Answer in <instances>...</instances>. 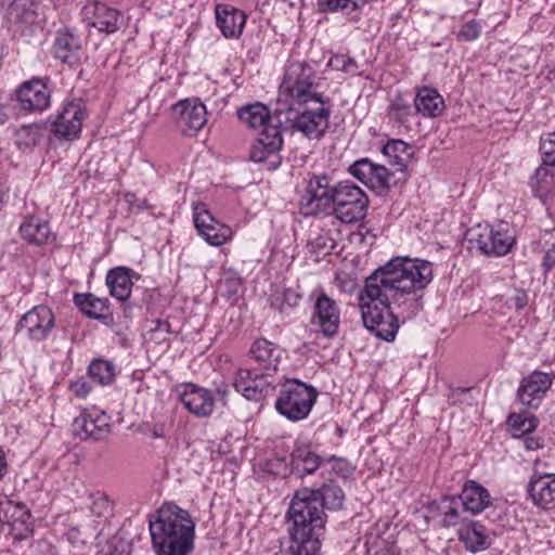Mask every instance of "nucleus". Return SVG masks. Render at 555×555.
Segmentation results:
<instances>
[{
	"label": "nucleus",
	"mask_w": 555,
	"mask_h": 555,
	"mask_svg": "<svg viewBox=\"0 0 555 555\" xmlns=\"http://www.w3.org/2000/svg\"><path fill=\"white\" fill-rule=\"evenodd\" d=\"M74 302L83 314L93 319L104 318L108 310V299L99 298L93 294H77Z\"/></svg>",
	"instance_id": "nucleus-34"
},
{
	"label": "nucleus",
	"mask_w": 555,
	"mask_h": 555,
	"mask_svg": "<svg viewBox=\"0 0 555 555\" xmlns=\"http://www.w3.org/2000/svg\"><path fill=\"white\" fill-rule=\"evenodd\" d=\"M331 182L326 175L310 178L299 202L301 214L314 216L325 211L333 212L344 223L362 220L369 207L365 192L348 180L336 184Z\"/></svg>",
	"instance_id": "nucleus-2"
},
{
	"label": "nucleus",
	"mask_w": 555,
	"mask_h": 555,
	"mask_svg": "<svg viewBox=\"0 0 555 555\" xmlns=\"http://www.w3.org/2000/svg\"><path fill=\"white\" fill-rule=\"evenodd\" d=\"M433 280L429 261L397 257L365 279L358 295L363 325L376 337L392 341L399 330L398 317L390 305L404 307L406 317L422 309V293Z\"/></svg>",
	"instance_id": "nucleus-1"
},
{
	"label": "nucleus",
	"mask_w": 555,
	"mask_h": 555,
	"mask_svg": "<svg viewBox=\"0 0 555 555\" xmlns=\"http://www.w3.org/2000/svg\"><path fill=\"white\" fill-rule=\"evenodd\" d=\"M17 108L25 113H42L51 103V90L44 79L24 81L15 91Z\"/></svg>",
	"instance_id": "nucleus-13"
},
{
	"label": "nucleus",
	"mask_w": 555,
	"mask_h": 555,
	"mask_svg": "<svg viewBox=\"0 0 555 555\" xmlns=\"http://www.w3.org/2000/svg\"><path fill=\"white\" fill-rule=\"evenodd\" d=\"M313 498L317 499L321 508L338 509L343 506L345 494L339 486L334 482L324 483L319 489H311Z\"/></svg>",
	"instance_id": "nucleus-35"
},
{
	"label": "nucleus",
	"mask_w": 555,
	"mask_h": 555,
	"mask_svg": "<svg viewBox=\"0 0 555 555\" xmlns=\"http://www.w3.org/2000/svg\"><path fill=\"white\" fill-rule=\"evenodd\" d=\"M283 139L278 126H267L259 133L250 149V159L255 163H264L270 170L276 169L281 164L280 151Z\"/></svg>",
	"instance_id": "nucleus-12"
},
{
	"label": "nucleus",
	"mask_w": 555,
	"mask_h": 555,
	"mask_svg": "<svg viewBox=\"0 0 555 555\" xmlns=\"http://www.w3.org/2000/svg\"><path fill=\"white\" fill-rule=\"evenodd\" d=\"M527 491L535 506L553 509L555 507V474L535 472L529 480Z\"/></svg>",
	"instance_id": "nucleus-24"
},
{
	"label": "nucleus",
	"mask_w": 555,
	"mask_h": 555,
	"mask_svg": "<svg viewBox=\"0 0 555 555\" xmlns=\"http://www.w3.org/2000/svg\"><path fill=\"white\" fill-rule=\"evenodd\" d=\"M311 322L325 337H334L338 333L339 307L333 298L323 292L315 299Z\"/></svg>",
	"instance_id": "nucleus-18"
},
{
	"label": "nucleus",
	"mask_w": 555,
	"mask_h": 555,
	"mask_svg": "<svg viewBox=\"0 0 555 555\" xmlns=\"http://www.w3.org/2000/svg\"><path fill=\"white\" fill-rule=\"evenodd\" d=\"M325 513L309 488L296 491L287 511V555H319Z\"/></svg>",
	"instance_id": "nucleus-3"
},
{
	"label": "nucleus",
	"mask_w": 555,
	"mask_h": 555,
	"mask_svg": "<svg viewBox=\"0 0 555 555\" xmlns=\"http://www.w3.org/2000/svg\"><path fill=\"white\" fill-rule=\"evenodd\" d=\"M154 325L147 332L149 340L160 344L167 340V335L170 333V324L163 320H153Z\"/></svg>",
	"instance_id": "nucleus-49"
},
{
	"label": "nucleus",
	"mask_w": 555,
	"mask_h": 555,
	"mask_svg": "<svg viewBox=\"0 0 555 555\" xmlns=\"http://www.w3.org/2000/svg\"><path fill=\"white\" fill-rule=\"evenodd\" d=\"M524 444L527 450H538L542 447L541 439L538 437H526Z\"/></svg>",
	"instance_id": "nucleus-55"
},
{
	"label": "nucleus",
	"mask_w": 555,
	"mask_h": 555,
	"mask_svg": "<svg viewBox=\"0 0 555 555\" xmlns=\"http://www.w3.org/2000/svg\"><path fill=\"white\" fill-rule=\"evenodd\" d=\"M438 511L441 516V525L443 527H453L460 525L462 526L463 521H467L462 517L463 511L460 508V503L455 498H443L438 503Z\"/></svg>",
	"instance_id": "nucleus-37"
},
{
	"label": "nucleus",
	"mask_w": 555,
	"mask_h": 555,
	"mask_svg": "<svg viewBox=\"0 0 555 555\" xmlns=\"http://www.w3.org/2000/svg\"><path fill=\"white\" fill-rule=\"evenodd\" d=\"M257 370L240 369L235 373L233 386L237 392H241L246 399L251 400V389H254V377Z\"/></svg>",
	"instance_id": "nucleus-41"
},
{
	"label": "nucleus",
	"mask_w": 555,
	"mask_h": 555,
	"mask_svg": "<svg viewBox=\"0 0 555 555\" xmlns=\"http://www.w3.org/2000/svg\"><path fill=\"white\" fill-rule=\"evenodd\" d=\"M90 512L96 517H105L111 512V503L104 493L96 492L89 496Z\"/></svg>",
	"instance_id": "nucleus-47"
},
{
	"label": "nucleus",
	"mask_w": 555,
	"mask_h": 555,
	"mask_svg": "<svg viewBox=\"0 0 555 555\" xmlns=\"http://www.w3.org/2000/svg\"><path fill=\"white\" fill-rule=\"evenodd\" d=\"M318 390L299 379L286 380L275 400V410L291 422H300L310 414Z\"/></svg>",
	"instance_id": "nucleus-7"
},
{
	"label": "nucleus",
	"mask_w": 555,
	"mask_h": 555,
	"mask_svg": "<svg viewBox=\"0 0 555 555\" xmlns=\"http://www.w3.org/2000/svg\"><path fill=\"white\" fill-rule=\"evenodd\" d=\"M546 253L542 261V266L545 271H551L555 268V247H546Z\"/></svg>",
	"instance_id": "nucleus-52"
},
{
	"label": "nucleus",
	"mask_w": 555,
	"mask_h": 555,
	"mask_svg": "<svg viewBox=\"0 0 555 555\" xmlns=\"http://www.w3.org/2000/svg\"><path fill=\"white\" fill-rule=\"evenodd\" d=\"M21 237L30 245L41 246L47 243L51 230L47 221L28 215L20 225Z\"/></svg>",
	"instance_id": "nucleus-31"
},
{
	"label": "nucleus",
	"mask_w": 555,
	"mask_h": 555,
	"mask_svg": "<svg viewBox=\"0 0 555 555\" xmlns=\"http://www.w3.org/2000/svg\"><path fill=\"white\" fill-rule=\"evenodd\" d=\"M193 221L199 235L210 245L221 246L232 237L231 228L217 221L203 205L194 208Z\"/></svg>",
	"instance_id": "nucleus-19"
},
{
	"label": "nucleus",
	"mask_w": 555,
	"mask_h": 555,
	"mask_svg": "<svg viewBox=\"0 0 555 555\" xmlns=\"http://www.w3.org/2000/svg\"><path fill=\"white\" fill-rule=\"evenodd\" d=\"M365 0H319L322 12H343L346 15L360 10Z\"/></svg>",
	"instance_id": "nucleus-40"
},
{
	"label": "nucleus",
	"mask_w": 555,
	"mask_h": 555,
	"mask_svg": "<svg viewBox=\"0 0 555 555\" xmlns=\"http://www.w3.org/2000/svg\"><path fill=\"white\" fill-rule=\"evenodd\" d=\"M149 529L157 555H189L194 548L195 524L176 504H164L150 519Z\"/></svg>",
	"instance_id": "nucleus-4"
},
{
	"label": "nucleus",
	"mask_w": 555,
	"mask_h": 555,
	"mask_svg": "<svg viewBox=\"0 0 555 555\" xmlns=\"http://www.w3.org/2000/svg\"><path fill=\"white\" fill-rule=\"evenodd\" d=\"M507 423L513 429L526 434L535 429L538 418L526 413H512L508 415Z\"/></svg>",
	"instance_id": "nucleus-42"
},
{
	"label": "nucleus",
	"mask_w": 555,
	"mask_h": 555,
	"mask_svg": "<svg viewBox=\"0 0 555 555\" xmlns=\"http://www.w3.org/2000/svg\"><path fill=\"white\" fill-rule=\"evenodd\" d=\"M254 389H251V400L260 401L266 397L272 396L276 386L275 377L270 372L259 373L256 371L254 377Z\"/></svg>",
	"instance_id": "nucleus-38"
},
{
	"label": "nucleus",
	"mask_w": 555,
	"mask_h": 555,
	"mask_svg": "<svg viewBox=\"0 0 555 555\" xmlns=\"http://www.w3.org/2000/svg\"><path fill=\"white\" fill-rule=\"evenodd\" d=\"M540 241L544 247H555V228L551 230H544Z\"/></svg>",
	"instance_id": "nucleus-54"
},
{
	"label": "nucleus",
	"mask_w": 555,
	"mask_h": 555,
	"mask_svg": "<svg viewBox=\"0 0 555 555\" xmlns=\"http://www.w3.org/2000/svg\"><path fill=\"white\" fill-rule=\"evenodd\" d=\"M309 245L314 253L327 255L334 250L336 242L328 232H322L311 238Z\"/></svg>",
	"instance_id": "nucleus-45"
},
{
	"label": "nucleus",
	"mask_w": 555,
	"mask_h": 555,
	"mask_svg": "<svg viewBox=\"0 0 555 555\" xmlns=\"http://www.w3.org/2000/svg\"><path fill=\"white\" fill-rule=\"evenodd\" d=\"M55 327V317L50 307L39 305L27 311L17 323L16 331L35 341L46 340Z\"/></svg>",
	"instance_id": "nucleus-10"
},
{
	"label": "nucleus",
	"mask_w": 555,
	"mask_h": 555,
	"mask_svg": "<svg viewBox=\"0 0 555 555\" xmlns=\"http://www.w3.org/2000/svg\"><path fill=\"white\" fill-rule=\"evenodd\" d=\"M330 109L321 98H315L306 103H282L278 101L276 122L285 124L302 132L306 137L318 139L328 127Z\"/></svg>",
	"instance_id": "nucleus-5"
},
{
	"label": "nucleus",
	"mask_w": 555,
	"mask_h": 555,
	"mask_svg": "<svg viewBox=\"0 0 555 555\" xmlns=\"http://www.w3.org/2000/svg\"><path fill=\"white\" fill-rule=\"evenodd\" d=\"M176 395L183 406L198 417H205L212 413L215 399L211 392L193 384L180 385L176 388Z\"/></svg>",
	"instance_id": "nucleus-20"
},
{
	"label": "nucleus",
	"mask_w": 555,
	"mask_h": 555,
	"mask_svg": "<svg viewBox=\"0 0 555 555\" xmlns=\"http://www.w3.org/2000/svg\"><path fill=\"white\" fill-rule=\"evenodd\" d=\"M460 542L472 553L487 550L491 544V539L487 528L475 520L463 521L457 530Z\"/></svg>",
	"instance_id": "nucleus-26"
},
{
	"label": "nucleus",
	"mask_w": 555,
	"mask_h": 555,
	"mask_svg": "<svg viewBox=\"0 0 555 555\" xmlns=\"http://www.w3.org/2000/svg\"><path fill=\"white\" fill-rule=\"evenodd\" d=\"M555 375L542 371H533L525 376L517 389L518 402L528 410H538L547 391L551 389Z\"/></svg>",
	"instance_id": "nucleus-11"
},
{
	"label": "nucleus",
	"mask_w": 555,
	"mask_h": 555,
	"mask_svg": "<svg viewBox=\"0 0 555 555\" xmlns=\"http://www.w3.org/2000/svg\"><path fill=\"white\" fill-rule=\"evenodd\" d=\"M511 301L516 309H522L527 305V296L524 293H519L512 297Z\"/></svg>",
	"instance_id": "nucleus-56"
},
{
	"label": "nucleus",
	"mask_w": 555,
	"mask_h": 555,
	"mask_svg": "<svg viewBox=\"0 0 555 555\" xmlns=\"http://www.w3.org/2000/svg\"><path fill=\"white\" fill-rule=\"evenodd\" d=\"M249 353L261 369L275 372L282 359L283 350L276 344L259 338L251 345Z\"/></svg>",
	"instance_id": "nucleus-29"
},
{
	"label": "nucleus",
	"mask_w": 555,
	"mask_h": 555,
	"mask_svg": "<svg viewBox=\"0 0 555 555\" xmlns=\"http://www.w3.org/2000/svg\"><path fill=\"white\" fill-rule=\"evenodd\" d=\"M5 18L10 24L22 27L37 22V5L33 0H5Z\"/></svg>",
	"instance_id": "nucleus-30"
},
{
	"label": "nucleus",
	"mask_w": 555,
	"mask_h": 555,
	"mask_svg": "<svg viewBox=\"0 0 555 555\" xmlns=\"http://www.w3.org/2000/svg\"><path fill=\"white\" fill-rule=\"evenodd\" d=\"M88 373L92 380H94L101 385L111 384L115 377L114 365L106 360L93 361L89 365Z\"/></svg>",
	"instance_id": "nucleus-39"
},
{
	"label": "nucleus",
	"mask_w": 555,
	"mask_h": 555,
	"mask_svg": "<svg viewBox=\"0 0 555 555\" xmlns=\"http://www.w3.org/2000/svg\"><path fill=\"white\" fill-rule=\"evenodd\" d=\"M238 119L250 128H260L267 126H274L272 122L276 120V109L274 115L271 116L269 109L262 103L256 102L247 104L237 111Z\"/></svg>",
	"instance_id": "nucleus-33"
},
{
	"label": "nucleus",
	"mask_w": 555,
	"mask_h": 555,
	"mask_svg": "<svg viewBox=\"0 0 555 555\" xmlns=\"http://www.w3.org/2000/svg\"><path fill=\"white\" fill-rule=\"evenodd\" d=\"M414 108L416 113L424 117H437L444 109L443 98L437 90L428 87L421 88L414 99Z\"/></svg>",
	"instance_id": "nucleus-32"
},
{
	"label": "nucleus",
	"mask_w": 555,
	"mask_h": 555,
	"mask_svg": "<svg viewBox=\"0 0 555 555\" xmlns=\"http://www.w3.org/2000/svg\"><path fill=\"white\" fill-rule=\"evenodd\" d=\"M3 520L10 526V534L15 541L30 538L34 527L30 522V512L26 505L8 501L0 507Z\"/></svg>",
	"instance_id": "nucleus-21"
},
{
	"label": "nucleus",
	"mask_w": 555,
	"mask_h": 555,
	"mask_svg": "<svg viewBox=\"0 0 555 555\" xmlns=\"http://www.w3.org/2000/svg\"><path fill=\"white\" fill-rule=\"evenodd\" d=\"M468 240L473 247L485 255L504 256L513 244L514 236L509 231V224L500 221L495 225L478 224L468 231Z\"/></svg>",
	"instance_id": "nucleus-8"
},
{
	"label": "nucleus",
	"mask_w": 555,
	"mask_h": 555,
	"mask_svg": "<svg viewBox=\"0 0 555 555\" xmlns=\"http://www.w3.org/2000/svg\"><path fill=\"white\" fill-rule=\"evenodd\" d=\"M216 23L225 38H238L246 24V14L228 4H217L215 9Z\"/></svg>",
	"instance_id": "nucleus-25"
},
{
	"label": "nucleus",
	"mask_w": 555,
	"mask_h": 555,
	"mask_svg": "<svg viewBox=\"0 0 555 555\" xmlns=\"http://www.w3.org/2000/svg\"><path fill=\"white\" fill-rule=\"evenodd\" d=\"M54 57L70 66L80 62L82 40L72 28L64 27L56 31L53 43Z\"/></svg>",
	"instance_id": "nucleus-22"
},
{
	"label": "nucleus",
	"mask_w": 555,
	"mask_h": 555,
	"mask_svg": "<svg viewBox=\"0 0 555 555\" xmlns=\"http://www.w3.org/2000/svg\"><path fill=\"white\" fill-rule=\"evenodd\" d=\"M389 114L395 120L404 122L413 114V107L402 95H397L391 101Z\"/></svg>",
	"instance_id": "nucleus-43"
},
{
	"label": "nucleus",
	"mask_w": 555,
	"mask_h": 555,
	"mask_svg": "<svg viewBox=\"0 0 555 555\" xmlns=\"http://www.w3.org/2000/svg\"><path fill=\"white\" fill-rule=\"evenodd\" d=\"M460 500L464 511L475 515L483 512L492 503L490 492L474 480L465 482L460 494Z\"/></svg>",
	"instance_id": "nucleus-27"
},
{
	"label": "nucleus",
	"mask_w": 555,
	"mask_h": 555,
	"mask_svg": "<svg viewBox=\"0 0 555 555\" xmlns=\"http://www.w3.org/2000/svg\"><path fill=\"white\" fill-rule=\"evenodd\" d=\"M540 153L543 165L555 167V130L541 135Z\"/></svg>",
	"instance_id": "nucleus-44"
},
{
	"label": "nucleus",
	"mask_w": 555,
	"mask_h": 555,
	"mask_svg": "<svg viewBox=\"0 0 555 555\" xmlns=\"http://www.w3.org/2000/svg\"><path fill=\"white\" fill-rule=\"evenodd\" d=\"M548 166L542 164L537 168L534 176L531 178V185L540 192H548L551 189V180L553 176L547 169Z\"/></svg>",
	"instance_id": "nucleus-48"
},
{
	"label": "nucleus",
	"mask_w": 555,
	"mask_h": 555,
	"mask_svg": "<svg viewBox=\"0 0 555 555\" xmlns=\"http://www.w3.org/2000/svg\"><path fill=\"white\" fill-rule=\"evenodd\" d=\"M88 25L103 33H115L119 28L120 13L101 2H89L81 11Z\"/></svg>",
	"instance_id": "nucleus-23"
},
{
	"label": "nucleus",
	"mask_w": 555,
	"mask_h": 555,
	"mask_svg": "<svg viewBox=\"0 0 555 555\" xmlns=\"http://www.w3.org/2000/svg\"><path fill=\"white\" fill-rule=\"evenodd\" d=\"M322 462L321 456L317 454L309 444L302 441H296L291 453L289 466L284 460L275 459L270 462L272 466L270 472L281 476L295 474L299 478H304L307 475L314 474Z\"/></svg>",
	"instance_id": "nucleus-9"
},
{
	"label": "nucleus",
	"mask_w": 555,
	"mask_h": 555,
	"mask_svg": "<svg viewBox=\"0 0 555 555\" xmlns=\"http://www.w3.org/2000/svg\"><path fill=\"white\" fill-rule=\"evenodd\" d=\"M319 87V77L315 70L309 64L293 62L285 69L284 78L280 87V98L282 103H306L312 99L321 98L317 91Z\"/></svg>",
	"instance_id": "nucleus-6"
},
{
	"label": "nucleus",
	"mask_w": 555,
	"mask_h": 555,
	"mask_svg": "<svg viewBox=\"0 0 555 555\" xmlns=\"http://www.w3.org/2000/svg\"><path fill=\"white\" fill-rule=\"evenodd\" d=\"M9 199V188L0 181V210L4 207Z\"/></svg>",
	"instance_id": "nucleus-57"
},
{
	"label": "nucleus",
	"mask_w": 555,
	"mask_h": 555,
	"mask_svg": "<svg viewBox=\"0 0 555 555\" xmlns=\"http://www.w3.org/2000/svg\"><path fill=\"white\" fill-rule=\"evenodd\" d=\"M182 133L195 135L207 122V109L198 99H185L172 107Z\"/></svg>",
	"instance_id": "nucleus-17"
},
{
	"label": "nucleus",
	"mask_w": 555,
	"mask_h": 555,
	"mask_svg": "<svg viewBox=\"0 0 555 555\" xmlns=\"http://www.w3.org/2000/svg\"><path fill=\"white\" fill-rule=\"evenodd\" d=\"M69 389L76 397L83 398L90 392L91 387L86 379L79 378L70 383Z\"/></svg>",
	"instance_id": "nucleus-51"
},
{
	"label": "nucleus",
	"mask_w": 555,
	"mask_h": 555,
	"mask_svg": "<svg viewBox=\"0 0 555 555\" xmlns=\"http://www.w3.org/2000/svg\"><path fill=\"white\" fill-rule=\"evenodd\" d=\"M328 66L335 70L345 72L350 75L357 74L359 69L357 62L346 54L332 56L328 61Z\"/></svg>",
	"instance_id": "nucleus-46"
},
{
	"label": "nucleus",
	"mask_w": 555,
	"mask_h": 555,
	"mask_svg": "<svg viewBox=\"0 0 555 555\" xmlns=\"http://www.w3.org/2000/svg\"><path fill=\"white\" fill-rule=\"evenodd\" d=\"M225 282H229L230 286L232 288V292L236 293V289L240 285V279L233 275L230 279L225 280Z\"/></svg>",
	"instance_id": "nucleus-59"
},
{
	"label": "nucleus",
	"mask_w": 555,
	"mask_h": 555,
	"mask_svg": "<svg viewBox=\"0 0 555 555\" xmlns=\"http://www.w3.org/2000/svg\"><path fill=\"white\" fill-rule=\"evenodd\" d=\"M7 460L4 453L0 450V480L3 478V476L7 473Z\"/></svg>",
	"instance_id": "nucleus-58"
},
{
	"label": "nucleus",
	"mask_w": 555,
	"mask_h": 555,
	"mask_svg": "<svg viewBox=\"0 0 555 555\" xmlns=\"http://www.w3.org/2000/svg\"><path fill=\"white\" fill-rule=\"evenodd\" d=\"M349 172L379 194L387 192L396 183L393 173L386 166L375 164L369 158L356 160L349 167Z\"/></svg>",
	"instance_id": "nucleus-14"
},
{
	"label": "nucleus",
	"mask_w": 555,
	"mask_h": 555,
	"mask_svg": "<svg viewBox=\"0 0 555 555\" xmlns=\"http://www.w3.org/2000/svg\"><path fill=\"white\" fill-rule=\"evenodd\" d=\"M300 295L288 288V289H285L284 293H283V300L285 304H287L289 307H295L299 304L300 301Z\"/></svg>",
	"instance_id": "nucleus-53"
},
{
	"label": "nucleus",
	"mask_w": 555,
	"mask_h": 555,
	"mask_svg": "<svg viewBox=\"0 0 555 555\" xmlns=\"http://www.w3.org/2000/svg\"><path fill=\"white\" fill-rule=\"evenodd\" d=\"M482 31V27L478 21L472 20L462 25L456 34L459 41H473L477 39Z\"/></svg>",
	"instance_id": "nucleus-50"
},
{
	"label": "nucleus",
	"mask_w": 555,
	"mask_h": 555,
	"mask_svg": "<svg viewBox=\"0 0 555 555\" xmlns=\"http://www.w3.org/2000/svg\"><path fill=\"white\" fill-rule=\"evenodd\" d=\"M8 119L5 107L0 104V125L4 124Z\"/></svg>",
	"instance_id": "nucleus-60"
},
{
	"label": "nucleus",
	"mask_w": 555,
	"mask_h": 555,
	"mask_svg": "<svg viewBox=\"0 0 555 555\" xmlns=\"http://www.w3.org/2000/svg\"><path fill=\"white\" fill-rule=\"evenodd\" d=\"M383 154L389 159V164L397 170L404 171L406 162L411 156L410 146L402 140H389L382 150Z\"/></svg>",
	"instance_id": "nucleus-36"
},
{
	"label": "nucleus",
	"mask_w": 555,
	"mask_h": 555,
	"mask_svg": "<svg viewBox=\"0 0 555 555\" xmlns=\"http://www.w3.org/2000/svg\"><path fill=\"white\" fill-rule=\"evenodd\" d=\"M133 278L139 279V275L129 268L117 267L111 269L106 274V285L109 294L120 301L127 300L132 292Z\"/></svg>",
	"instance_id": "nucleus-28"
},
{
	"label": "nucleus",
	"mask_w": 555,
	"mask_h": 555,
	"mask_svg": "<svg viewBox=\"0 0 555 555\" xmlns=\"http://www.w3.org/2000/svg\"><path fill=\"white\" fill-rule=\"evenodd\" d=\"M109 416L96 409L86 410L75 417L72 427L73 434L82 440H101L111 433Z\"/></svg>",
	"instance_id": "nucleus-16"
},
{
	"label": "nucleus",
	"mask_w": 555,
	"mask_h": 555,
	"mask_svg": "<svg viewBox=\"0 0 555 555\" xmlns=\"http://www.w3.org/2000/svg\"><path fill=\"white\" fill-rule=\"evenodd\" d=\"M86 116V105L81 100L68 102L52 122L51 131L57 138L74 140L79 137Z\"/></svg>",
	"instance_id": "nucleus-15"
}]
</instances>
